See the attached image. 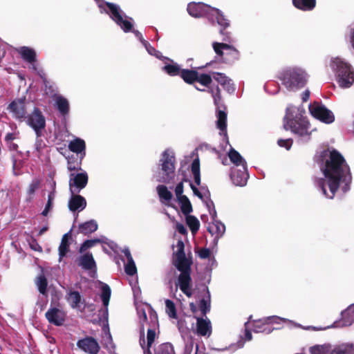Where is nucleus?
Listing matches in <instances>:
<instances>
[{
  "label": "nucleus",
  "mask_w": 354,
  "mask_h": 354,
  "mask_svg": "<svg viewBox=\"0 0 354 354\" xmlns=\"http://www.w3.org/2000/svg\"><path fill=\"white\" fill-rule=\"evenodd\" d=\"M324 177L315 180L316 187L328 198H333L338 189L346 192L351 182L350 169L344 158L337 151L324 152L320 162Z\"/></svg>",
  "instance_id": "nucleus-1"
},
{
  "label": "nucleus",
  "mask_w": 354,
  "mask_h": 354,
  "mask_svg": "<svg viewBox=\"0 0 354 354\" xmlns=\"http://www.w3.org/2000/svg\"><path fill=\"white\" fill-rule=\"evenodd\" d=\"M304 110L295 106H289L284 118V128L297 134L302 141L310 138L312 130L308 120L303 115Z\"/></svg>",
  "instance_id": "nucleus-2"
},
{
  "label": "nucleus",
  "mask_w": 354,
  "mask_h": 354,
  "mask_svg": "<svg viewBox=\"0 0 354 354\" xmlns=\"http://www.w3.org/2000/svg\"><path fill=\"white\" fill-rule=\"evenodd\" d=\"M181 336L185 343L183 354H191L194 347V337L189 332L181 331ZM156 337V332L152 329L147 331V351L145 350V340L140 339V344L144 349L145 354H151L150 347L151 346ZM155 354H176L171 344L165 343L158 346L155 349Z\"/></svg>",
  "instance_id": "nucleus-3"
},
{
  "label": "nucleus",
  "mask_w": 354,
  "mask_h": 354,
  "mask_svg": "<svg viewBox=\"0 0 354 354\" xmlns=\"http://www.w3.org/2000/svg\"><path fill=\"white\" fill-rule=\"evenodd\" d=\"M329 67L339 87L348 88L353 84L354 68L345 59L340 57H331Z\"/></svg>",
  "instance_id": "nucleus-4"
},
{
  "label": "nucleus",
  "mask_w": 354,
  "mask_h": 354,
  "mask_svg": "<svg viewBox=\"0 0 354 354\" xmlns=\"http://www.w3.org/2000/svg\"><path fill=\"white\" fill-rule=\"evenodd\" d=\"M187 10L193 17H206L209 21L212 23L216 21L223 29L229 26V21L223 13L218 9L209 5L201 2H192L188 4Z\"/></svg>",
  "instance_id": "nucleus-5"
},
{
  "label": "nucleus",
  "mask_w": 354,
  "mask_h": 354,
  "mask_svg": "<svg viewBox=\"0 0 354 354\" xmlns=\"http://www.w3.org/2000/svg\"><path fill=\"white\" fill-rule=\"evenodd\" d=\"M307 71L301 66H290L285 68L279 75V79L286 88L297 91L304 88L309 80Z\"/></svg>",
  "instance_id": "nucleus-6"
},
{
  "label": "nucleus",
  "mask_w": 354,
  "mask_h": 354,
  "mask_svg": "<svg viewBox=\"0 0 354 354\" xmlns=\"http://www.w3.org/2000/svg\"><path fill=\"white\" fill-rule=\"evenodd\" d=\"M160 165L162 175L157 176L158 182L169 183L172 179L175 170V153L171 149L165 150L160 159Z\"/></svg>",
  "instance_id": "nucleus-7"
},
{
  "label": "nucleus",
  "mask_w": 354,
  "mask_h": 354,
  "mask_svg": "<svg viewBox=\"0 0 354 354\" xmlns=\"http://www.w3.org/2000/svg\"><path fill=\"white\" fill-rule=\"evenodd\" d=\"M310 354H353L354 343L344 342L332 346L330 344H317L310 347Z\"/></svg>",
  "instance_id": "nucleus-8"
},
{
  "label": "nucleus",
  "mask_w": 354,
  "mask_h": 354,
  "mask_svg": "<svg viewBox=\"0 0 354 354\" xmlns=\"http://www.w3.org/2000/svg\"><path fill=\"white\" fill-rule=\"evenodd\" d=\"M105 5L107 9L104 8V10L109 15L117 25L125 32L131 31L133 27V19L127 17L119 6L108 2L105 3Z\"/></svg>",
  "instance_id": "nucleus-9"
},
{
  "label": "nucleus",
  "mask_w": 354,
  "mask_h": 354,
  "mask_svg": "<svg viewBox=\"0 0 354 354\" xmlns=\"http://www.w3.org/2000/svg\"><path fill=\"white\" fill-rule=\"evenodd\" d=\"M308 108L311 115L319 121L326 124H331L335 121L333 113L324 104L314 102Z\"/></svg>",
  "instance_id": "nucleus-10"
},
{
  "label": "nucleus",
  "mask_w": 354,
  "mask_h": 354,
  "mask_svg": "<svg viewBox=\"0 0 354 354\" xmlns=\"http://www.w3.org/2000/svg\"><path fill=\"white\" fill-rule=\"evenodd\" d=\"M207 206L209 209V214L212 215L213 219H214L216 216V211L214 207H211L213 206V203L212 201H206ZM208 232L214 236V241L216 243L218 240L224 234L225 232V226L221 222L214 220L212 223L208 225L207 227Z\"/></svg>",
  "instance_id": "nucleus-11"
},
{
  "label": "nucleus",
  "mask_w": 354,
  "mask_h": 354,
  "mask_svg": "<svg viewBox=\"0 0 354 354\" xmlns=\"http://www.w3.org/2000/svg\"><path fill=\"white\" fill-rule=\"evenodd\" d=\"M184 248L183 241L178 240L176 245V249L174 251L175 266L178 270H189L190 267V261L185 256Z\"/></svg>",
  "instance_id": "nucleus-12"
},
{
  "label": "nucleus",
  "mask_w": 354,
  "mask_h": 354,
  "mask_svg": "<svg viewBox=\"0 0 354 354\" xmlns=\"http://www.w3.org/2000/svg\"><path fill=\"white\" fill-rule=\"evenodd\" d=\"M88 183V175L86 171L77 174H71L69 180V188L71 194L79 192L84 188Z\"/></svg>",
  "instance_id": "nucleus-13"
},
{
  "label": "nucleus",
  "mask_w": 354,
  "mask_h": 354,
  "mask_svg": "<svg viewBox=\"0 0 354 354\" xmlns=\"http://www.w3.org/2000/svg\"><path fill=\"white\" fill-rule=\"evenodd\" d=\"M27 123L35 130L37 136H39L40 131L45 127L46 121L41 112L37 109H35L34 111L28 117Z\"/></svg>",
  "instance_id": "nucleus-14"
},
{
  "label": "nucleus",
  "mask_w": 354,
  "mask_h": 354,
  "mask_svg": "<svg viewBox=\"0 0 354 354\" xmlns=\"http://www.w3.org/2000/svg\"><path fill=\"white\" fill-rule=\"evenodd\" d=\"M181 274L178 277V283L175 292L178 290L179 286L180 290L188 297L192 295V279L189 273V270H180Z\"/></svg>",
  "instance_id": "nucleus-15"
},
{
  "label": "nucleus",
  "mask_w": 354,
  "mask_h": 354,
  "mask_svg": "<svg viewBox=\"0 0 354 354\" xmlns=\"http://www.w3.org/2000/svg\"><path fill=\"white\" fill-rule=\"evenodd\" d=\"M9 111L12 116L19 120H24L26 118V106L25 99H19L13 101L8 106Z\"/></svg>",
  "instance_id": "nucleus-16"
},
{
  "label": "nucleus",
  "mask_w": 354,
  "mask_h": 354,
  "mask_svg": "<svg viewBox=\"0 0 354 354\" xmlns=\"http://www.w3.org/2000/svg\"><path fill=\"white\" fill-rule=\"evenodd\" d=\"M212 47L216 55L219 56L230 55L233 59H237L239 51L233 46L219 42H214Z\"/></svg>",
  "instance_id": "nucleus-17"
},
{
  "label": "nucleus",
  "mask_w": 354,
  "mask_h": 354,
  "mask_svg": "<svg viewBox=\"0 0 354 354\" xmlns=\"http://www.w3.org/2000/svg\"><path fill=\"white\" fill-rule=\"evenodd\" d=\"M78 348L89 354H97L100 346L98 343L92 337H86L77 342Z\"/></svg>",
  "instance_id": "nucleus-18"
},
{
  "label": "nucleus",
  "mask_w": 354,
  "mask_h": 354,
  "mask_svg": "<svg viewBox=\"0 0 354 354\" xmlns=\"http://www.w3.org/2000/svg\"><path fill=\"white\" fill-rule=\"evenodd\" d=\"M46 317L50 323L60 326L64 322L65 313L62 310L53 307L48 309L46 313Z\"/></svg>",
  "instance_id": "nucleus-19"
},
{
  "label": "nucleus",
  "mask_w": 354,
  "mask_h": 354,
  "mask_svg": "<svg viewBox=\"0 0 354 354\" xmlns=\"http://www.w3.org/2000/svg\"><path fill=\"white\" fill-rule=\"evenodd\" d=\"M212 324L208 318H196V332L197 335L209 337L212 334Z\"/></svg>",
  "instance_id": "nucleus-20"
},
{
  "label": "nucleus",
  "mask_w": 354,
  "mask_h": 354,
  "mask_svg": "<svg viewBox=\"0 0 354 354\" xmlns=\"http://www.w3.org/2000/svg\"><path fill=\"white\" fill-rule=\"evenodd\" d=\"M231 178L233 183L236 186H244L246 185L248 174L247 167L233 168L231 174Z\"/></svg>",
  "instance_id": "nucleus-21"
},
{
  "label": "nucleus",
  "mask_w": 354,
  "mask_h": 354,
  "mask_svg": "<svg viewBox=\"0 0 354 354\" xmlns=\"http://www.w3.org/2000/svg\"><path fill=\"white\" fill-rule=\"evenodd\" d=\"M100 290H101V299L104 306V309L101 311L102 317L104 320L108 319V306L111 297V290L110 287L104 283L100 282Z\"/></svg>",
  "instance_id": "nucleus-22"
},
{
  "label": "nucleus",
  "mask_w": 354,
  "mask_h": 354,
  "mask_svg": "<svg viewBox=\"0 0 354 354\" xmlns=\"http://www.w3.org/2000/svg\"><path fill=\"white\" fill-rule=\"evenodd\" d=\"M86 206V201L84 197L80 195L72 194L71 198L68 201V208L71 211H82Z\"/></svg>",
  "instance_id": "nucleus-23"
},
{
  "label": "nucleus",
  "mask_w": 354,
  "mask_h": 354,
  "mask_svg": "<svg viewBox=\"0 0 354 354\" xmlns=\"http://www.w3.org/2000/svg\"><path fill=\"white\" fill-rule=\"evenodd\" d=\"M53 100L55 105L62 115H65L68 113L70 105L68 100L66 97L61 95H55Z\"/></svg>",
  "instance_id": "nucleus-24"
},
{
  "label": "nucleus",
  "mask_w": 354,
  "mask_h": 354,
  "mask_svg": "<svg viewBox=\"0 0 354 354\" xmlns=\"http://www.w3.org/2000/svg\"><path fill=\"white\" fill-rule=\"evenodd\" d=\"M86 144L84 140L75 138L68 143V149L73 153L81 154V158L85 156Z\"/></svg>",
  "instance_id": "nucleus-25"
},
{
  "label": "nucleus",
  "mask_w": 354,
  "mask_h": 354,
  "mask_svg": "<svg viewBox=\"0 0 354 354\" xmlns=\"http://www.w3.org/2000/svg\"><path fill=\"white\" fill-rule=\"evenodd\" d=\"M79 266L85 270H95L96 264L92 254L86 253L82 255L79 259Z\"/></svg>",
  "instance_id": "nucleus-26"
},
{
  "label": "nucleus",
  "mask_w": 354,
  "mask_h": 354,
  "mask_svg": "<svg viewBox=\"0 0 354 354\" xmlns=\"http://www.w3.org/2000/svg\"><path fill=\"white\" fill-rule=\"evenodd\" d=\"M213 78L221 85H222L224 88L226 89L229 93L233 92L234 91L232 80L226 77L224 74L214 73Z\"/></svg>",
  "instance_id": "nucleus-27"
},
{
  "label": "nucleus",
  "mask_w": 354,
  "mask_h": 354,
  "mask_svg": "<svg viewBox=\"0 0 354 354\" xmlns=\"http://www.w3.org/2000/svg\"><path fill=\"white\" fill-rule=\"evenodd\" d=\"M167 62H165V66L162 67V71L171 76H176L180 74L182 71L181 67L172 60L167 59Z\"/></svg>",
  "instance_id": "nucleus-28"
},
{
  "label": "nucleus",
  "mask_w": 354,
  "mask_h": 354,
  "mask_svg": "<svg viewBox=\"0 0 354 354\" xmlns=\"http://www.w3.org/2000/svg\"><path fill=\"white\" fill-rule=\"evenodd\" d=\"M17 51L21 56V57L28 62H33L35 60L36 53L35 51L29 47L21 46L17 49Z\"/></svg>",
  "instance_id": "nucleus-29"
},
{
  "label": "nucleus",
  "mask_w": 354,
  "mask_h": 354,
  "mask_svg": "<svg viewBox=\"0 0 354 354\" xmlns=\"http://www.w3.org/2000/svg\"><path fill=\"white\" fill-rule=\"evenodd\" d=\"M228 156L231 162L236 166V168L247 167L246 162L243 157L234 149H231L228 153Z\"/></svg>",
  "instance_id": "nucleus-30"
},
{
  "label": "nucleus",
  "mask_w": 354,
  "mask_h": 354,
  "mask_svg": "<svg viewBox=\"0 0 354 354\" xmlns=\"http://www.w3.org/2000/svg\"><path fill=\"white\" fill-rule=\"evenodd\" d=\"M156 189L161 203L169 205L172 198L171 192L165 185H158Z\"/></svg>",
  "instance_id": "nucleus-31"
},
{
  "label": "nucleus",
  "mask_w": 354,
  "mask_h": 354,
  "mask_svg": "<svg viewBox=\"0 0 354 354\" xmlns=\"http://www.w3.org/2000/svg\"><path fill=\"white\" fill-rule=\"evenodd\" d=\"M342 326H351L354 322V306H349L342 313Z\"/></svg>",
  "instance_id": "nucleus-32"
},
{
  "label": "nucleus",
  "mask_w": 354,
  "mask_h": 354,
  "mask_svg": "<svg viewBox=\"0 0 354 354\" xmlns=\"http://www.w3.org/2000/svg\"><path fill=\"white\" fill-rule=\"evenodd\" d=\"M292 3L297 8L304 11L313 10L316 5L315 0H292Z\"/></svg>",
  "instance_id": "nucleus-33"
},
{
  "label": "nucleus",
  "mask_w": 354,
  "mask_h": 354,
  "mask_svg": "<svg viewBox=\"0 0 354 354\" xmlns=\"http://www.w3.org/2000/svg\"><path fill=\"white\" fill-rule=\"evenodd\" d=\"M67 301L73 308L80 309L82 302L81 295L78 292H70L67 297Z\"/></svg>",
  "instance_id": "nucleus-34"
},
{
  "label": "nucleus",
  "mask_w": 354,
  "mask_h": 354,
  "mask_svg": "<svg viewBox=\"0 0 354 354\" xmlns=\"http://www.w3.org/2000/svg\"><path fill=\"white\" fill-rule=\"evenodd\" d=\"M133 32L135 34L136 37L139 39L140 41L143 44L149 54L153 55L158 59H161L162 57L160 52L156 51L153 47H152L149 43L143 39L142 36L140 32L137 30H133Z\"/></svg>",
  "instance_id": "nucleus-35"
},
{
  "label": "nucleus",
  "mask_w": 354,
  "mask_h": 354,
  "mask_svg": "<svg viewBox=\"0 0 354 354\" xmlns=\"http://www.w3.org/2000/svg\"><path fill=\"white\" fill-rule=\"evenodd\" d=\"M97 224L93 220L85 222V223L81 224L79 227L80 232H81L84 234H91L92 232H94L95 231L97 230Z\"/></svg>",
  "instance_id": "nucleus-36"
},
{
  "label": "nucleus",
  "mask_w": 354,
  "mask_h": 354,
  "mask_svg": "<svg viewBox=\"0 0 354 354\" xmlns=\"http://www.w3.org/2000/svg\"><path fill=\"white\" fill-rule=\"evenodd\" d=\"M226 113L224 111L219 110L217 113L216 125L218 129L221 131V135L223 134L224 136H226Z\"/></svg>",
  "instance_id": "nucleus-37"
},
{
  "label": "nucleus",
  "mask_w": 354,
  "mask_h": 354,
  "mask_svg": "<svg viewBox=\"0 0 354 354\" xmlns=\"http://www.w3.org/2000/svg\"><path fill=\"white\" fill-rule=\"evenodd\" d=\"M197 74L198 72L194 70L182 69L180 75L185 82L193 84L196 82Z\"/></svg>",
  "instance_id": "nucleus-38"
},
{
  "label": "nucleus",
  "mask_w": 354,
  "mask_h": 354,
  "mask_svg": "<svg viewBox=\"0 0 354 354\" xmlns=\"http://www.w3.org/2000/svg\"><path fill=\"white\" fill-rule=\"evenodd\" d=\"M263 319L254 322L252 324L253 330L255 333H270L273 329L268 326V324H263Z\"/></svg>",
  "instance_id": "nucleus-39"
},
{
  "label": "nucleus",
  "mask_w": 354,
  "mask_h": 354,
  "mask_svg": "<svg viewBox=\"0 0 354 354\" xmlns=\"http://www.w3.org/2000/svg\"><path fill=\"white\" fill-rule=\"evenodd\" d=\"M165 312L170 319H176L178 318L176 308L174 303L169 300L166 299L165 301Z\"/></svg>",
  "instance_id": "nucleus-40"
},
{
  "label": "nucleus",
  "mask_w": 354,
  "mask_h": 354,
  "mask_svg": "<svg viewBox=\"0 0 354 354\" xmlns=\"http://www.w3.org/2000/svg\"><path fill=\"white\" fill-rule=\"evenodd\" d=\"M177 201L180 205V208L183 214H188L192 211L191 203L186 196H180V198H178Z\"/></svg>",
  "instance_id": "nucleus-41"
},
{
  "label": "nucleus",
  "mask_w": 354,
  "mask_h": 354,
  "mask_svg": "<svg viewBox=\"0 0 354 354\" xmlns=\"http://www.w3.org/2000/svg\"><path fill=\"white\" fill-rule=\"evenodd\" d=\"M192 172L194 176V179L196 185H200L201 174H200V162L198 158H196L192 163Z\"/></svg>",
  "instance_id": "nucleus-42"
},
{
  "label": "nucleus",
  "mask_w": 354,
  "mask_h": 354,
  "mask_svg": "<svg viewBox=\"0 0 354 354\" xmlns=\"http://www.w3.org/2000/svg\"><path fill=\"white\" fill-rule=\"evenodd\" d=\"M68 247H69L68 236V234H66L63 236V237L62 239L61 244L59 247V261L68 252Z\"/></svg>",
  "instance_id": "nucleus-43"
},
{
  "label": "nucleus",
  "mask_w": 354,
  "mask_h": 354,
  "mask_svg": "<svg viewBox=\"0 0 354 354\" xmlns=\"http://www.w3.org/2000/svg\"><path fill=\"white\" fill-rule=\"evenodd\" d=\"M263 322H264L263 324H268V325H269L270 324H279L281 322H288L290 324H292L295 326H299V324H296L289 319L282 318L280 317H277V316H270V317H265V318H263Z\"/></svg>",
  "instance_id": "nucleus-44"
},
{
  "label": "nucleus",
  "mask_w": 354,
  "mask_h": 354,
  "mask_svg": "<svg viewBox=\"0 0 354 354\" xmlns=\"http://www.w3.org/2000/svg\"><path fill=\"white\" fill-rule=\"evenodd\" d=\"M186 222L193 234L196 233L198 230L200 223L196 217L193 216H187L186 217Z\"/></svg>",
  "instance_id": "nucleus-45"
},
{
  "label": "nucleus",
  "mask_w": 354,
  "mask_h": 354,
  "mask_svg": "<svg viewBox=\"0 0 354 354\" xmlns=\"http://www.w3.org/2000/svg\"><path fill=\"white\" fill-rule=\"evenodd\" d=\"M35 283L39 292L42 295H45L47 288V281L46 277L43 274L38 276L36 279Z\"/></svg>",
  "instance_id": "nucleus-46"
},
{
  "label": "nucleus",
  "mask_w": 354,
  "mask_h": 354,
  "mask_svg": "<svg viewBox=\"0 0 354 354\" xmlns=\"http://www.w3.org/2000/svg\"><path fill=\"white\" fill-rule=\"evenodd\" d=\"M195 82L199 83L203 86H208L212 82V77L208 74L198 73Z\"/></svg>",
  "instance_id": "nucleus-47"
},
{
  "label": "nucleus",
  "mask_w": 354,
  "mask_h": 354,
  "mask_svg": "<svg viewBox=\"0 0 354 354\" xmlns=\"http://www.w3.org/2000/svg\"><path fill=\"white\" fill-rule=\"evenodd\" d=\"M208 91L212 94L214 104L218 106L221 101V91L218 86H210Z\"/></svg>",
  "instance_id": "nucleus-48"
},
{
  "label": "nucleus",
  "mask_w": 354,
  "mask_h": 354,
  "mask_svg": "<svg viewBox=\"0 0 354 354\" xmlns=\"http://www.w3.org/2000/svg\"><path fill=\"white\" fill-rule=\"evenodd\" d=\"M102 241L100 239H94L91 240H87L83 243V244L81 245L80 248V252L82 253L87 249H89L93 246H95L96 244L101 243Z\"/></svg>",
  "instance_id": "nucleus-49"
},
{
  "label": "nucleus",
  "mask_w": 354,
  "mask_h": 354,
  "mask_svg": "<svg viewBox=\"0 0 354 354\" xmlns=\"http://www.w3.org/2000/svg\"><path fill=\"white\" fill-rule=\"evenodd\" d=\"M124 268L126 273L129 275H133L137 272L136 266L133 258L127 259Z\"/></svg>",
  "instance_id": "nucleus-50"
},
{
  "label": "nucleus",
  "mask_w": 354,
  "mask_h": 354,
  "mask_svg": "<svg viewBox=\"0 0 354 354\" xmlns=\"http://www.w3.org/2000/svg\"><path fill=\"white\" fill-rule=\"evenodd\" d=\"M200 309L203 315H205L210 310L209 295L207 298H203L200 302Z\"/></svg>",
  "instance_id": "nucleus-51"
},
{
  "label": "nucleus",
  "mask_w": 354,
  "mask_h": 354,
  "mask_svg": "<svg viewBox=\"0 0 354 354\" xmlns=\"http://www.w3.org/2000/svg\"><path fill=\"white\" fill-rule=\"evenodd\" d=\"M40 185V180L37 178H34L30 183L27 192L29 196H32L35 192L39 188Z\"/></svg>",
  "instance_id": "nucleus-52"
},
{
  "label": "nucleus",
  "mask_w": 354,
  "mask_h": 354,
  "mask_svg": "<svg viewBox=\"0 0 354 354\" xmlns=\"http://www.w3.org/2000/svg\"><path fill=\"white\" fill-rule=\"evenodd\" d=\"M192 189L194 192V194L197 196L199 198H201L203 201H205V199H208V192H205L204 193H202L200 192L194 185L191 184Z\"/></svg>",
  "instance_id": "nucleus-53"
},
{
  "label": "nucleus",
  "mask_w": 354,
  "mask_h": 354,
  "mask_svg": "<svg viewBox=\"0 0 354 354\" xmlns=\"http://www.w3.org/2000/svg\"><path fill=\"white\" fill-rule=\"evenodd\" d=\"M251 324L250 322L248 321L245 324V342L250 341L252 338V333L250 331V325Z\"/></svg>",
  "instance_id": "nucleus-54"
},
{
  "label": "nucleus",
  "mask_w": 354,
  "mask_h": 354,
  "mask_svg": "<svg viewBox=\"0 0 354 354\" xmlns=\"http://www.w3.org/2000/svg\"><path fill=\"white\" fill-rule=\"evenodd\" d=\"M278 144L280 147L286 148L287 150L290 149L292 144V140L290 139H286V140H279L278 141Z\"/></svg>",
  "instance_id": "nucleus-55"
},
{
  "label": "nucleus",
  "mask_w": 354,
  "mask_h": 354,
  "mask_svg": "<svg viewBox=\"0 0 354 354\" xmlns=\"http://www.w3.org/2000/svg\"><path fill=\"white\" fill-rule=\"evenodd\" d=\"M197 253L201 259H207L210 255V250L207 248H201L198 250Z\"/></svg>",
  "instance_id": "nucleus-56"
},
{
  "label": "nucleus",
  "mask_w": 354,
  "mask_h": 354,
  "mask_svg": "<svg viewBox=\"0 0 354 354\" xmlns=\"http://www.w3.org/2000/svg\"><path fill=\"white\" fill-rule=\"evenodd\" d=\"M183 183H178L176 188H175V194H176V198H180V196H185V195L183 194Z\"/></svg>",
  "instance_id": "nucleus-57"
},
{
  "label": "nucleus",
  "mask_w": 354,
  "mask_h": 354,
  "mask_svg": "<svg viewBox=\"0 0 354 354\" xmlns=\"http://www.w3.org/2000/svg\"><path fill=\"white\" fill-rule=\"evenodd\" d=\"M138 315L140 322L141 323V324H142V323L144 322H146V320H147L146 313L142 309H138Z\"/></svg>",
  "instance_id": "nucleus-58"
},
{
  "label": "nucleus",
  "mask_w": 354,
  "mask_h": 354,
  "mask_svg": "<svg viewBox=\"0 0 354 354\" xmlns=\"http://www.w3.org/2000/svg\"><path fill=\"white\" fill-rule=\"evenodd\" d=\"M176 230L178 232L182 234H185L187 232V230L183 224L176 223Z\"/></svg>",
  "instance_id": "nucleus-59"
},
{
  "label": "nucleus",
  "mask_w": 354,
  "mask_h": 354,
  "mask_svg": "<svg viewBox=\"0 0 354 354\" xmlns=\"http://www.w3.org/2000/svg\"><path fill=\"white\" fill-rule=\"evenodd\" d=\"M52 204L53 203H50V201H48L47 202V204L46 205V207L45 209L43 210V212H41V214L43 216H46L49 212V210L51 209L52 207Z\"/></svg>",
  "instance_id": "nucleus-60"
},
{
  "label": "nucleus",
  "mask_w": 354,
  "mask_h": 354,
  "mask_svg": "<svg viewBox=\"0 0 354 354\" xmlns=\"http://www.w3.org/2000/svg\"><path fill=\"white\" fill-rule=\"evenodd\" d=\"M30 247L35 251H41V248L35 242L31 243Z\"/></svg>",
  "instance_id": "nucleus-61"
},
{
  "label": "nucleus",
  "mask_w": 354,
  "mask_h": 354,
  "mask_svg": "<svg viewBox=\"0 0 354 354\" xmlns=\"http://www.w3.org/2000/svg\"><path fill=\"white\" fill-rule=\"evenodd\" d=\"M122 252L124 253V254L125 255V257H127V259L132 258V256H131L130 251L128 248L123 249Z\"/></svg>",
  "instance_id": "nucleus-62"
},
{
  "label": "nucleus",
  "mask_w": 354,
  "mask_h": 354,
  "mask_svg": "<svg viewBox=\"0 0 354 354\" xmlns=\"http://www.w3.org/2000/svg\"><path fill=\"white\" fill-rule=\"evenodd\" d=\"M310 97V91L308 90H306L302 95V98L304 101H307Z\"/></svg>",
  "instance_id": "nucleus-63"
},
{
  "label": "nucleus",
  "mask_w": 354,
  "mask_h": 354,
  "mask_svg": "<svg viewBox=\"0 0 354 354\" xmlns=\"http://www.w3.org/2000/svg\"><path fill=\"white\" fill-rule=\"evenodd\" d=\"M54 198H55V191H53L48 195V201H50V203H53Z\"/></svg>",
  "instance_id": "nucleus-64"
}]
</instances>
